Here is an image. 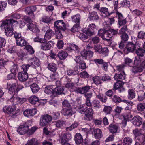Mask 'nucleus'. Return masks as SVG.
Returning <instances> with one entry per match:
<instances>
[{"instance_id": "nucleus-39", "label": "nucleus", "mask_w": 145, "mask_h": 145, "mask_svg": "<svg viewBox=\"0 0 145 145\" xmlns=\"http://www.w3.org/2000/svg\"><path fill=\"white\" fill-rule=\"evenodd\" d=\"M94 135L96 138H100L102 136L101 131L99 129H95L94 131Z\"/></svg>"}, {"instance_id": "nucleus-26", "label": "nucleus", "mask_w": 145, "mask_h": 145, "mask_svg": "<svg viewBox=\"0 0 145 145\" xmlns=\"http://www.w3.org/2000/svg\"><path fill=\"white\" fill-rule=\"evenodd\" d=\"M89 18L91 20H97L99 18V16L96 12L92 11L89 12Z\"/></svg>"}, {"instance_id": "nucleus-18", "label": "nucleus", "mask_w": 145, "mask_h": 145, "mask_svg": "<svg viewBox=\"0 0 145 145\" xmlns=\"http://www.w3.org/2000/svg\"><path fill=\"white\" fill-rule=\"evenodd\" d=\"M46 41L44 42H42L43 43L40 46L41 48L44 50H50L51 47L50 43L53 44V42L52 41H49L48 42H46Z\"/></svg>"}, {"instance_id": "nucleus-10", "label": "nucleus", "mask_w": 145, "mask_h": 145, "mask_svg": "<svg viewBox=\"0 0 145 145\" xmlns=\"http://www.w3.org/2000/svg\"><path fill=\"white\" fill-rule=\"evenodd\" d=\"M96 29V26L94 24H90L88 26L85 33L89 36H91L94 34V31Z\"/></svg>"}, {"instance_id": "nucleus-38", "label": "nucleus", "mask_w": 145, "mask_h": 145, "mask_svg": "<svg viewBox=\"0 0 145 145\" xmlns=\"http://www.w3.org/2000/svg\"><path fill=\"white\" fill-rule=\"evenodd\" d=\"M20 98L18 97H14L10 98V101H8V103H10L9 101L11 102L13 105H16L19 104Z\"/></svg>"}, {"instance_id": "nucleus-42", "label": "nucleus", "mask_w": 145, "mask_h": 145, "mask_svg": "<svg viewBox=\"0 0 145 145\" xmlns=\"http://www.w3.org/2000/svg\"><path fill=\"white\" fill-rule=\"evenodd\" d=\"M132 142V139L130 137H125L123 141V145H130Z\"/></svg>"}, {"instance_id": "nucleus-54", "label": "nucleus", "mask_w": 145, "mask_h": 145, "mask_svg": "<svg viewBox=\"0 0 145 145\" xmlns=\"http://www.w3.org/2000/svg\"><path fill=\"white\" fill-rule=\"evenodd\" d=\"M137 108L139 111H142L145 109V105L143 103L139 104L137 106Z\"/></svg>"}, {"instance_id": "nucleus-64", "label": "nucleus", "mask_w": 145, "mask_h": 145, "mask_svg": "<svg viewBox=\"0 0 145 145\" xmlns=\"http://www.w3.org/2000/svg\"><path fill=\"white\" fill-rule=\"evenodd\" d=\"M141 66L138 70L139 72H142L143 69H145V60L142 62Z\"/></svg>"}, {"instance_id": "nucleus-50", "label": "nucleus", "mask_w": 145, "mask_h": 145, "mask_svg": "<svg viewBox=\"0 0 145 145\" xmlns=\"http://www.w3.org/2000/svg\"><path fill=\"white\" fill-rule=\"evenodd\" d=\"M91 105L94 107L98 108H100L101 106L100 102L99 101L96 100H95L92 102Z\"/></svg>"}, {"instance_id": "nucleus-49", "label": "nucleus", "mask_w": 145, "mask_h": 145, "mask_svg": "<svg viewBox=\"0 0 145 145\" xmlns=\"http://www.w3.org/2000/svg\"><path fill=\"white\" fill-rule=\"evenodd\" d=\"M108 33L109 34V37L110 38L113 37L116 34L118 33L117 30H114L113 29H110L108 31Z\"/></svg>"}, {"instance_id": "nucleus-27", "label": "nucleus", "mask_w": 145, "mask_h": 145, "mask_svg": "<svg viewBox=\"0 0 145 145\" xmlns=\"http://www.w3.org/2000/svg\"><path fill=\"white\" fill-rule=\"evenodd\" d=\"M5 35L8 37H11L14 34L13 29L12 27H7L5 28Z\"/></svg>"}, {"instance_id": "nucleus-53", "label": "nucleus", "mask_w": 145, "mask_h": 145, "mask_svg": "<svg viewBox=\"0 0 145 145\" xmlns=\"http://www.w3.org/2000/svg\"><path fill=\"white\" fill-rule=\"evenodd\" d=\"M60 30H55V33L56 36V37L58 39H60L63 37V35L61 33V31Z\"/></svg>"}, {"instance_id": "nucleus-17", "label": "nucleus", "mask_w": 145, "mask_h": 145, "mask_svg": "<svg viewBox=\"0 0 145 145\" xmlns=\"http://www.w3.org/2000/svg\"><path fill=\"white\" fill-rule=\"evenodd\" d=\"M18 77L20 81L24 82L27 80L28 76L26 72H20L18 74Z\"/></svg>"}, {"instance_id": "nucleus-34", "label": "nucleus", "mask_w": 145, "mask_h": 145, "mask_svg": "<svg viewBox=\"0 0 145 145\" xmlns=\"http://www.w3.org/2000/svg\"><path fill=\"white\" fill-rule=\"evenodd\" d=\"M16 43L18 46H23L27 44V42L24 39L21 38L16 40Z\"/></svg>"}, {"instance_id": "nucleus-30", "label": "nucleus", "mask_w": 145, "mask_h": 145, "mask_svg": "<svg viewBox=\"0 0 145 145\" xmlns=\"http://www.w3.org/2000/svg\"><path fill=\"white\" fill-rule=\"evenodd\" d=\"M68 56V54L65 51L61 50L59 51L58 54V56L61 60L65 59Z\"/></svg>"}, {"instance_id": "nucleus-22", "label": "nucleus", "mask_w": 145, "mask_h": 145, "mask_svg": "<svg viewBox=\"0 0 145 145\" xmlns=\"http://www.w3.org/2000/svg\"><path fill=\"white\" fill-rule=\"evenodd\" d=\"M16 84H11L10 83H7V88L9 90V92L10 94H13L16 91Z\"/></svg>"}, {"instance_id": "nucleus-46", "label": "nucleus", "mask_w": 145, "mask_h": 145, "mask_svg": "<svg viewBox=\"0 0 145 145\" xmlns=\"http://www.w3.org/2000/svg\"><path fill=\"white\" fill-rule=\"evenodd\" d=\"M52 20V18L50 16H44L42 18V21L47 23H50Z\"/></svg>"}, {"instance_id": "nucleus-20", "label": "nucleus", "mask_w": 145, "mask_h": 145, "mask_svg": "<svg viewBox=\"0 0 145 145\" xmlns=\"http://www.w3.org/2000/svg\"><path fill=\"white\" fill-rule=\"evenodd\" d=\"M54 32L52 30L50 29L47 30L44 35V39H45V41L50 39L54 35Z\"/></svg>"}, {"instance_id": "nucleus-43", "label": "nucleus", "mask_w": 145, "mask_h": 145, "mask_svg": "<svg viewBox=\"0 0 145 145\" xmlns=\"http://www.w3.org/2000/svg\"><path fill=\"white\" fill-rule=\"evenodd\" d=\"M64 91V89L63 87L59 86L57 87L54 89V92L58 95L61 94Z\"/></svg>"}, {"instance_id": "nucleus-52", "label": "nucleus", "mask_w": 145, "mask_h": 145, "mask_svg": "<svg viewBox=\"0 0 145 145\" xmlns=\"http://www.w3.org/2000/svg\"><path fill=\"white\" fill-rule=\"evenodd\" d=\"M77 36L79 38L83 40H85L88 38L87 36L83 33H81L80 32L77 33Z\"/></svg>"}, {"instance_id": "nucleus-40", "label": "nucleus", "mask_w": 145, "mask_h": 145, "mask_svg": "<svg viewBox=\"0 0 145 145\" xmlns=\"http://www.w3.org/2000/svg\"><path fill=\"white\" fill-rule=\"evenodd\" d=\"M29 102L31 104H35L37 102H38L39 99L38 97L33 95L31 96L29 99Z\"/></svg>"}, {"instance_id": "nucleus-12", "label": "nucleus", "mask_w": 145, "mask_h": 145, "mask_svg": "<svg viewBox=\"0 0 145 145\" xmlns=\"http://www.w3.org/2000/svg\"><path fill=\"white\" fill-rule=\"evenodd\" d=\"M93 114V111L90 107H87L85 111V119L88 120H90L92 118V116Z\"/></svg>"}, {"instance_id": "nucleus-35", "label": "nucleus", "mask_w": 145, "mask_h": 145, "mask_svg": "<svg viewBox=\"0 0 145 145\" xmlns=\"http://www.w3.org/2000/svg\"><path fill=\"white\" fill-rule=\"evenodd\" d=\"M30 88L32 92L34 93L37 92L40 89L38 85L36 83H33L31 85Z\"/></svg>"}, {"instance_id": "nucleus-19", "label": "nucleus", "mask_w": 145, "mask_h": 145, "mask_svg": "<svg viewBox=\"0 0 145 145\" xmlns=\"http://www.w3.org/2000/svg\"><path fill=\"white\" fill-rule=\"evenodd\" d=\"M72 138L71 134L69 133H64L63 136L61 138V143L67 142L70 140Z\"/></svg>"}, {"instance_id": "nucleus-62", "label": "nucleus", "mask_w": 145, "mask_h": 145, "mask_svg": "<svg viewBox=\"0 0 145 145\" xmlns=\"http://www.w3.org/2000/svg\"><path fill=\"white\" fill-rule=\"evenodd\" d=\"M64 124V123L63 121L59 120L56 122V125L57 127H61Z\"/></svg>"}, {"instance_id": "nucleus-25", "label": "nucleus", "mask_w": 145, "mask_h": 145, "mask_svg": "<svg viewBox=\"0 0 145 145\" xmlns=\"http://www.w3.org/2000/svg\"><path fill=\"white\" fill-rule=\"evenodd\" d=\"M75 108L78 112L82 114L85 112L87 106L85 105H82L76 106Z\"/></svg>"}, {"instance_id": "nucleus-57", "label": "nucleus", "mask_w": 145, "mask_h": 145, "mask_svg": "<svg viewBox=\"0 0 145 145\" xmlns=\"http://www.w3.org/2000/svg\"><path fill=\"white\" fill-rule=\"evenodd\" d=\"M122 82L121 81H118L116 82L114 84V88L116 89L118 88H120L121 87L122 84Z\"/></svg>"}, {"instance_id": "nucleus-33", "label": "nucleus", "mask_w": 145, "mask_h": 145, "mask_svg": "<svg viewBox=\"0 0 145 145\" xmlns=\"http://www.w3.org/2000/svg\"><path fill=\"white\" fill-rule=\"evenodd\" d=\"M71 20L73 22L79 23L81 18V16L79 14L72 16L71 17Z\"/></svg>"}, {"instance_id": "nucleus-61", "label": "nucleus", "mask_w": 145, "mask_h": 145, "mask_svg": "<svg viewBox=\"0 0 145 145\" xmlns=\"http://www.w3.org/2000/svg\"><path fill=\"white\" fill-rule=\"evenodd\" d=\"M6 43L5 39L3 37H0V48L4 46Z\"/></svg>"}, {"instance_id": "nucleus-29", "label": "nucleus", "mask_w": 145, "mask_h": 145, "mask_svg": "<svg viewBox=\"0 0 145 145\" xmlns=\"http://www.w3.org/2000/svg\"><path fill=\"white\" fill-rule=\"evenodd\" d=\"M124 119L127 121H129L132 119V116L129 111L128 112L122 114Z\"/></svg>"}, {"instance_id": "nucleus-7", "label": "nucleus", "mask_w": 145, "mask_h": 145, "mask_svg": "<svg viewBox=\"0 0 145 145\" xmlns=\"http://www.w3.org/2000/svg\"><path fill=\"white\" fill-rule=\"evenodd\" d=\"M28 62L33 67L35 68L39 67L40 64V61L36 57H34L29 58L28 60Z\"/></svg>"}, {"instance_id": "nucleus-59", "label": "nucleus", "mask_w": 145, "mask_h": 145, "mask_svg": "<svg viewBox=\"0 0 145 145\" xmlns=\"http://www.w3.org/2000/svg\"><path fill=\"white\" fill-rule=\"evenodd\" d=\"M34 41L35 42H38L40 43L44 42L45 41L44 38H42L38 37L34 38Z\"/></svg>"}, {"instance_id": "nucleus-28", "label": "nucleus", "mask_w": 145, "mask_h": 145, "mask_svg": "<svg viewBox=\"0 0 145 145\" xmlns=\"http://www.w3.org/2000/svg\"><path fill=\"white\" fill-rule=\"evenodd\" d=\"M75 140L76 144H79L83 142L82 137L80 133H77L75 135Z\"/></svg>"}, {"instance_id": "nucleus-16", "label": "nucleus", "mask_w": 145, "mask_h": 145, "mask_svg": "<svg viewBox=\"0 0 145 145\" xmlns=\"http://www.w3.org/2000/svg\"><path fill=\"white\" fill-rule=\"evenodd\" d=\"M37 110L35 108L26 109L23 112L24 115L27 117L33 116L36 114Z\"/></svg>"}, {"instance_id": "nucleus-4", "label": "nucleus", "mask_w": 145, "mask_h": 145, "mask_svg": "<svg viewBox=\"0 0 145 145\" xmlns=\"http://www.w3.org/2000/svg\"><path fill=\"white\" fill-rule=\"evenodd\" d=\"M52 120V117L48 114L42 115L40 118V125L42 126H45L50 123Z\"/></svg>"}, {"instance_id": "nucleus-63", "label": "nucleus", "mask_w": 145, "mask_h": 145, "mask_svg": "<svg viewBox=\"0 0 145 145\" xmlns=\"http://www.w3.org/2000/svg\"><path fill=\"white\" fill-rule=\"evenodd\" d=\"M80 76L81 78H86L88 77L89 75L88 74L86 71H83L80 73Z\"/></svg>"}, {"instance_id": "nucleus-60", "label": "nucleus", "mask_w": 145, "mask_h": 145, "mask_svg": "<svg viewBox=\"0 0 145 145\" xmlns=\"http://www.w3.org/2000/svg\"><path fill=\"white\" fill-rule=\"evenodd\" d=\"M122 6H127L129 7L130 6L129 1L127 0H123L120 3Z\"/></svg>"}, {"instance_id": "nucleus-48", "label": "nucleus", "mask_w": 145, "mask_h": 145, "mask_svg": "<svg viewBox=\"0 0 145 145\" xmlns=\"http://www.w3.org/2000/svg\"><path fill=\"white\" fill-rule=\"evenodd\" d=\"M112 110V107L109 106H105L103 110V112L107 114H110Z\"/></svg>"}, {"instance_id": "nucleus-13", "label": "nucleus", "mask_w": 145, "mask_h": 145, "mask_svg": "<svg viewBox=\"0 0 145 145\" xmlns=\"http://www.w3.org/2000/svg\"><path fill=\"white\" fill-rule=\"evenodd\" d=\"M81 55L87 59L91 58L93 56V52L91 50L87 51L85 50H82L81 52Z\"/></svg>"}, {"instance_id": "nucleus-6", "label": "nucleus", "mask_w": 145, "mask_h": 145, "mask_svg": "<svg viewBox=\"0 0 145 145\" xmlns=\"http://www.w3.org/2000/svg\"><path fill=\"white\" fill-rule=\"evenodd\" d=\"M141 58L138 56L136 57H135L134 62L135 66L132 69L133 72L134 73L139 72L138 70L139 69V68H140V67H141Z\"/></svg>"}, {"instance_id": "nucleus-32", "label": "nucleus", "mask_w": 145, "mask_h": 145, "mask_svg": "<svg viewBox=\"0 0 145 145\" xmlns=\"http://www.w3.org/2000/svg\"><path fill=\"white\" fill-rule=\"evenodd\" d=\"M128 95L127 97L128 98L131 100L135 98V91L132 89H129L128 91Z\"/></svg>"}, {"instance_id": "nucleus-1", "label": "nucleus", "mask_w": 145, "mask_h": 145, "mask_svg": "<svg viewBox=\"0 0 145 145\" xmlns=\"http://www.w3.org/2000/svg\"><path fill=\"white\" fill-rule=\"evenodd\" d=\"M63 109L61 112L63 115L70 116L76 112L75 107L72 108L67 101H64L63 103Z\"/></svg>"}, {"instance_id": "nucleus-24", "label": "nucleus", "mask_w": 145, "mask_h": 145, "mask_svg": "<svg viewBox=\"0 0 145 145\" xmlns=\"http://www.w3.org/2000/svg\"><path fill=\"white\" fill-rule=\"evenodd\" d=\"M135 49V45L132 42H129L127 44L126 49L129 52H133Z\"/></svg>"}, {"instance_id": "nucleus-21", "label": "nucleus", "mask_w": 145, "mask_h": 145, "mask_svg": "<svg viewBox=\"0 0 145 145\" xmlns=\"http://www.w3.org/2000/svg\"><path fill=\"white\" fill-rule=\"evenodd\" d=\"M114 18H106V20L103 23V25L105 28H107L110 27L112 24L114 23Z\"/></svg>"}, {"instance_id": "nucleus-58", "label": "nucleus", "mask_w": 145, "mask_h": 145, "mask_svg": "<svg viewBox=\"0 0 145 145\" xmlns=\"http://www.w3.org/2000/svg\"><path fill=\"white\" fill-rule=\"evenodd\" d=\"M78 125V123L76 122H75L70 127L66 128V130L67 131H71L72 129L77 127Z\"/></svg>"}, {"instance_id": "nucleus-37", "label": "nucleus", "mask_w": 145, "mask_h": 145, "mask_svg": "<svg viewBox=\"0 0 145 145\" xmlns=\"http://www.w3.org/2000/svg\"><path fill=\"white\" fill-rule=\"evenodd\" d=\"M38 141L37 139L33 138L28 140L25 145H38Z\"/></svg>"}, {"instance_id": "nucleus-3", "label": "nucleus", "mask_w": 145, "mask_h": 145, "mask_svg": "<svg viewBox=\"0 0 145 145\" xmlns=\"http://www.w3.org/2000/svg\"><path fill=\"white\" fill-rule=\"evenodd\" d=\"M29 130L28 122H26L23 123L18 127L17 130L18 133L21 135L25 134L28 132Z\"/></svg>"}, {"instance_id": "nucleus-23", "label": "nucleus", "mask_w": 145, "mask_h": 145, "mask_svg": "<svg viewBox=\"0 0 145 145\" xmlns=\"http://www.w3.org/2000/svg\"><path fill=\"white\" fill-rule=\"evenodd\" d=\"M125 77V74L124 72H122V73L118 72V74H115L114 78L115 80L121 81V80L124 79Z\"/></svg>"}, {"instance_id": "nucleus-9", "label": "nucleus", "mask_w": 145, "mask_h": 145, "mask_svg": "<svg viewBox=\"0 0 145 145\" xmlns=\"http://www.w3.org/2000/svg\"><path fill=\"white\" fill-rule=\"evenodd\" d=\"M17 22V21L12 19L5 20L2 22L1 27L4 28H6L9 27H12L13 23Z\"/></svg>"}, {"instance_id": "nucleus-8", "label": "nucleus", "mask_w": 145, "mask_h": 145, "mask_svg": "<svg viewBox=\"0 0 145 145\" xmlns=\"http://www.w3.org/2000/svg\"><path fill=\"white\" fill-rule=\"evenodd\" d=\"M94 49L95 52L99 54H106L108 52V50L107 47L102 48L100 44H97L94 46Z\"/></svg>"}, {"instance_id": "nucleus-5", "label": "nucleus", "mask_w": 145, "mask_h": 145, "mask_svg": "<svg viewBox=\"0 0 145 145\" xmlns=\"http://www.w3.org/2000/svg\"><path fill=\"white\" fill-rule=\"evenodd\" d=\"M54 25L56 29L64 31L66 29V25L62 20H58L55 21Z\"/></svg>"}, {"instance_id": "nucleus-41", "label": "nucleus", "mask_w": 145, "mask_h": 145, "mask_svg": "<svg viewBox=\"0 0 145 145\" xmlns=\"http://www.w3.org/2000/svg\"><path fill=\"white\" fill-rule=\"evenodd\" d=\"M133 132L136 137L140 136L143 134L142 130L140 129L134 130Z\"/></svg>"}, {"instance_id": "nucleus-56", "label": "nucleus", "mask_w": 145, "mask_h": 145, "mask_svg": "<svg viewBox=\"0 0 145 145\" xmlns=\"http://www.w3.org/2000/svg\"><path fill=\"white\" fill-rule=\"evenodd\" d=\"M100 12L105 14L106 16H109L110 14L108 12V9L106 7H102L100 10Z\"/></svg>"}, {"instance_id": "nucleus-45", "label": "nucleus", "mask_w": 145, "mask_h": 145, "mask_svg": "<svg viewBox=\"0 0 145 145\" xmlns=\"http://www.w3.org/2000/svg\"><path fill=\"white\" fill-rule=\"evenodd\" d=\"M28 54H32L34 53V51L32 46L29 45H27L24 47Z\"/></svg>"}, {"instance_id": "nucleus-15", "label": "nucleus", "mask_w": 145, "mask_h": 145, "mask_svg": "<svg viewBox=\"0 0 145 145\" xmlns=\"http://www.w3.org/2000/svg\"><path fill=\"white\" fill-rule=\"evenodd\" d=\"M132 123L135 126H139L142 123V118L139 116H136L133 118Z\"/></svg>"}, {"instance_id": "nucleus-44", "label": "nucleus", "mask_w": 145, "mask_h": 145, "mask_svg": "<svg viewBox=\"0 0 145 145\" xmlns=\"http://www.w3.org/2000/svg\"><path fill=\"white\" fill-rule=\"evenodd\" d=\"M53 88L52 86H47L45 88L44 92L47 94H51L53 91Z\"/></svg>"}, {"instance_id": "nucleus-36", "label": "nucleus", "mask_w": 145, "mask_h": 145, "mask_svg": "<svg viewBox=\"0 0 145 145\" xmlns=\"http://www.w3.org/2000/svg\"><path fill=\"white\" fill-rule=\"evenodd\" d=\"M48 68L49 70L53 72H56L57 69L56 64L53 63L49 64L48 66Z\"/></svg>"}, {"instance_id": "nucleus-55", "label": "nucleus", "mask_w": 145, "mask_h": 145, "mask_svg": "<svg viewBox=\"0 0 145 145\" xmlns=\"http://www.w3.org/2000/svg\"><path fill=\"white\" fill-rule=\"evenodd\" d=\"M7 3L5 1L0 2V12L4 11L6 7Z\"/></svg>"}, {"instance_id": "nucleus-51", "label": "nucleus", "mask_w": 145, "mask_h": 145, "mask_svg": "<svg viewBox=\"0 0 145 145\" xmlns=\"http://www.w3.org/2000/svg\"><path fill=\"white\" fill-rule=\"evenodd\" d=\"M94 82L96 84H99L101 82V80L99 77L96 76L93 78Z\"/></svg>"}, {"instance_id": "nucleus-2", "label": "nucleus", "mask_w": 145, "mask_h": 145, "mask_svg": "<svg viewBox=\"0 0 145 145\" xmlns=\"http://www.w3.org/2000/svg\"><path fill=\"white\" fill-rule=\"evenodd\" d=\"M24 20L27 22L29 23L27 25L28 29L33 32L35 33L39 32L40 30L36 24L31 23L32 21L29 18L26 17L24 18Z\"/></svg>"}, {"instance_id": "nucleus-11", "label": "nucleus", "mask_w": 145, "mask_h": 145, "mask_svg": "<svg viewBox=\"0 0 145 145\" xmlns=\"http://www.w3.org/2000/svg\"><path fill=\"white\" fill-rule=\"evenodd\" d=\"M98 35L104 40H109L110 38L108 31L104 29H101L98 31Z\"/></svg>"}, {"instance_id": "nucleus-47", "label": "nucleus", "mask_w": 145, "mask_h": 145, "mask_svg": "<svg viewBox=\"0 0 145 145\" xmlns=\"http://www.w3.org/2000/svg\"><path fill=\"white\" fill-rule=\"evenodd\" d=\"M145 51L141 48H138L136 50V53L140 56H143L144 55Z\"/></svg>"}, {"instance_id": "nucleus-14", "label": "nucleus", "mask_w": 145, "mask_h": 145, "mask_svg": "<svg viewBox=\"0 0 145 145\" xmlns=\"http://www.w3.org/2000/svg\"><path fill=\"white\" fill-rule=\"evenodd\" d=\"M16 109L14 106H12L10 105H7L3 108V112L6 113L13 114Z\"/></svg>"}, {"instance_id": "nucleus-31", "label": "nucleus", "mask_w": 145, "mask_h": 145, "mask_svg": "<svg viewBox=\"0 0 145 145\" xmlns=\"http://www.w3.org/2000/svg\"><path fill=\"white\" fill-rule=\"evenodd\" d=\"M118 127L114 124H110L109 127V129L110 131L112 133H116L117 132Z\"/></svg>"}]
</instances>
